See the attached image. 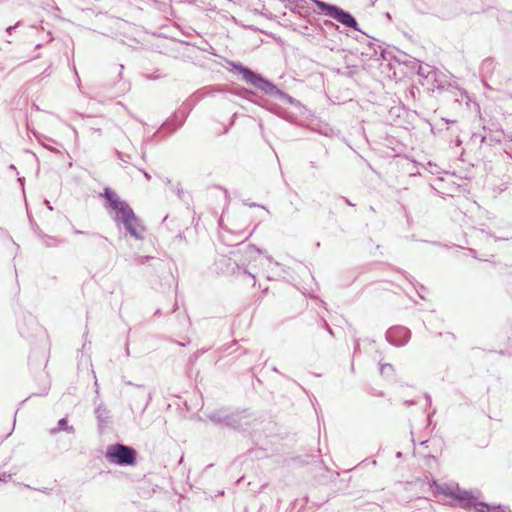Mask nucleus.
<instances>
[{"label": "nucleus", "instance_id": "a211bd4d", "mask_svg": "<svg viewBox=\"0 0 512 512\" xmlns=\"http://www.w3.org/2000/svg\"><path fill=\"white\" fill-rule=\"evenodd\" d=\"M16 26H17V24H16V25H14V26H9V27H7V28H6V32H7L8 34H11L12 30H14V29L16 28Z\"/></svg>", "mask_w": 512, "mask_h": 512}, {"label": "nucleus", "instance_id": "f03ea898", "mask_svg": "<svg viewBox=\"0 0 512 512\" xmlns=\"http://www.w3.org/2000/svg\"><path fill=\"white\" fill-rule=\"evenodd\" d=\"M234 69L242 74L243 79L252 84L257 89L263 91L264 93L275 96L284 101L287 97V93L277 88L272 82L267 79H264L261 75L256 74L252 70L247 67L242 66L241 64H235Z\"/></svg>", "mask_w": 512, "mask_h": 512}, {"label": "nucleus", "instance_id": "c756f323", "mask_svg": "<svg viewBox=\"0 0 512 512\" xmlns=\"http://www.w3.org/2000/svg\"><path fill=\"white\" fill-rule=\"evenodd\" d=\"M250 206H251V207H254V206H257V204H255V203H251V204H250Z\"/></svg>", "mask_w": 512, "mask_h": 512}, {"label": "nucleus", "instance_id": "1a4fd4ad", "mask_svg": "<svg viewBox=\"0 0 512 512\" xmlns=\"http://www.w3.org/2000/svg\"><path fill=\"white\" fill-rule=\"evenodd\" d=\"M210 421L215 424H225L226 426L236 428L237 422L233 415H224L222 412H212L207 415Z\"/></svg>", "mask_w": 512, "mask_h": 512}, {"label": "nucleus", "instance_id": "393cba45", "mask_svg": "<svg viewBox=\"0 0 512 512\" xmlns=\"http://www.w3.org/2000/svg\"><path fill=\"white\" fill-rule=\"evenodd\" d=\"M164 182H165L166 184H171V180H170L169 178H165V179H164Z\"/></svg>", "mask_w": 512, "mask_h": 512}, {"label": "nucleus", "instance_id": "4468645a", "mask_svg": "<svg viewBox=\"0 0 512 512\" xmlns=\"http://www.w3.org/2000/svg\"><path fill=\"white\" fill-rule=\"evenodd\" d=\"M172 190L176 193V195L182 199L183 198V195H184V192L182 190V188L180 187V183H177L176 185H174L172 187Z\"/></svg>", "mask_w": 512, "mask_h": 512}, {"label": "nucleus", "instance_id": "a878e982", "mask_svg": "<svg viewBox=\"0 0 512 512\" xmlns=\"http://www.w3.org/2000/svg\"><path fill=\"white\" fill-rule=\"evenodd\" d=\"M488 64H491V61L490 60H485L484 61V65H488Z\"/></svg>", "mask_w": 512, "mask_h": 512}, {"label": "nucleus", "instance_id": "4be33fe9", "mask_svg": "<svg viewBox=\"0 0 512 512\" xmlns=\"http://www.w3.org/2000/svg\"><path fill=\"white\" fill-rule=\"evenodd\" d=\"M143 174H144V176H145V178H146L147 180H150V179H151V176H150V174H149V173H147V172H145V171H144V172H143Z\"/></svg>", "mask_w": 512, "mask_h": 512}, {"label": "nucleus", "instance_id": "9b49d317", "mask_svg": "<svg viewBox=\"0 0 512 512\" xmlns=\"http://www.w3.org/2000/svg\"><path fill=\"white\" fill-rule=\"evenodd\" d=\"M59 431H66L69 434H73L75 432V428L73 426L67 425V419L66 418H61L58 421L57 427L52 428L50 430V434L54 435V434L58 433Z\"/></svg>", "mask_w": 512, "mask_h": 512}, {"label": "nucleus", "instance_id": "412c9836", "mask_svg": "<svg viewBox=\"0 0 512 512\" xmlns=\"http://www.w3.org/2000/svg\"><path fill=\"white\" fill-rule=\"evenodd\" d=\"M244 272L251 277V279L253 280V284H255V275L247 272L246 270H244Z\"/></svg>", "mask_w": 512, "mask_h": 512}, {"label": "nucleus", "instance_id": "ddd939ff", "mask_svg": "<svg viewBox=\"0 0 512 512\" xmlns=\"http://www.w3.org/2000/svg\"><path fill=\"white\" fill-rule=\"evenodd\" d=\"M262 251L258 248H256L254 245H248L246 254L249 255L251 258L256 259L254 256L255 254L260 255Z\"/></svg>", "mask_w": 512, "mask_h": 512}, {"label": "nucleus", "instance_id": "0eeeda50", "mask_svg": "<svg viewBox=\"0 0 512 512\" xmlns=\"http://www.w3.org/2000/svg\"><path fill=\"white\" fill-rule=\"evenodd\" d=\"M410 330L404 326H394L387 330L386 339L395 346H404L410 339Z\"/></svg>", "mask_w": 512, "mask_h": 512}, {"label": "nucleus", "instance_id": "6e6552de", "mask_svg": "<svg viewBox=\"0 0 512 512\" xmlns=\"http://www.w3.org/2000/svg\"><path fill=\"white\" fill-rule=\"evenodd\" d=\"M123 226L126 231L135 239L142 240L144 238L143 234L145 227L142 225L141 221L136 215L128 219L127 222H124Z\"/></svg>", "mask_w": 512, "mask_h": 512}, {"label": "nucleus", "instance_id": "7ed1b4c3", "mask_svg": "<svg viewBox=\"0 0 512 512\" xmlns=\"http://www.w3.org/2000/svg\"><path fill=\"white\" fill-rule=\"evenodd\" d=\"M234 69L242 74L243 79L252 84L257 89L263 91L264 93L275 96L284 101L287 97V93L277 88L272 82L267 79H264L261 75L256 74L252 70L247 67L242 66L241 64H235Z\"/></svg>", "mask_w": 512, "mask_h": 512}, {"label": "nucleus", "instance_id": "f257e3e1", "mask_svg": "<svg viewBox=\"0 0 512 512\" xmlns=\"http://www.w3.org/2000/svg\"><path fill=\"white\" fill-rule=\"evenodd\" d=\"M437 491L445 496L454 497L460 501L464 509L474 508L476 512H506V508L498 505L492 506L484 502H477V497L472 491L461 489L458 484H438L434 482Z\"/></svg>", "mask_w": 512, "mask_h": 512}, {"label": "nucleus", "instance_id": "f8f14e48", "mask_svg": "<svg viewBox=\"0 0 512 512\" xmlns=\"http://www.w3.org/2000/svg\"><path fill=\"white\" fill-rule=\"evenodd\" d=\"M380 372L382 375H384L386 377H390L394 373V367L389 363L381 364Z\"/></svg>", "mask_w": 512, "mask_h": 512}, {"label": "nucleus", "instance_id": "cd10ccee", "mask_svg": "<svg viewBox=\"0 0 512 512\" xmlns=\"http://www.w3.org/2000/svg\"><path fill=\"white\" fill-rule=\"evenodd\" d=\"M345 202H346L348 205H353V204L351 203V201H349L348 199H345Z\"/></svg>", "mask_w": 512, "mask_h": 512}, {"label": "nucleus", "instance_id": "5701e85b", "mask_svg": "<svg viewBox=\"0 0 512 512\" xmlns=\"http://www.w3.org/2000/svg\"><path fill=\"white\" fill-rule=\"evenodd\" d=\"M425 398H426V401H427L428 403H431V397H430V395L426 394V395H425Z\"/></svg>", "mask_w": 512, "mask_h": 512}, {"label": "nucleus", "instance_id": "bb28decb", "mask_svg": "<svg viewBox=\"0 0 512 512\" xmlns=\"http://www.w3.org/2000/svg\"><path fill=\"white\" fill-rule=\"evenodd\" d=\"M100 238L103 240V241H108V238L105 237V236H100Z\"/></svg>", "mask_w": 512, "mask_h": 512}, {"label": "nucleus", "instance_id": "20e7f679", "mask_svg": "<svg viewBox=\"0 0 512 512\" xmlns=\"http://www.w3.org/2000/svg\"><path fill=\"white\" fill-rule=\"evenodd\" d=\"M136 450L130 446L116 443L106 449L105 458L110 464L132 466L136 463Z\"/></svg>", "mask_w": 512, "mask_h": 512}, {"label": "nucleus", "instance_id": "aec40b11", "mask_svg": "<svg viewBox=\"0 0 512 512\" xmlns=\"http://www.w3.org/2000/svg\"><path fill=\"white\" fill-rule=\"evenodd\" d=\"M150 400H151V395H150V394H148V395H147V401H146V403H145V405H144L143 410H145V408L148 406V404H149Z\"/></svg>", "mask_w": 512, "mask_h": 512}, {"label": "nucleus", "instance_id": "f3484780", "mask_svg": "<svg viewBox=\"0 0 512 512\" xmlns=\"http://www.w3.org/2000/svg\"><path fill=\"white\" fill-rule=\"evenodd\" d=\"M8 478H10V475L6 473L0 475V481H6Z\"/></svg>", "mask_w": 512, "mask_h": 512}, {"label": "nucleus", "instance_id": "dca6fc26", "mask_svg": "<svg viewBox=\"0 0 512 512\" xmlns=\"http://www.w3.org/2000/svg\"><path fill=\"white\" fill-rule=\"evenodd\" d=\"M284 101L289 103V104L296 103V100L292 96H290L289 94H287V97L284 99Z\"/></svg>", "mask_w": 512, "mask_h": 512}, {"label": "nucleus", "instance_id": "b1692460", "mask_svg": "<svg viewBox=\"0 0 512 512\" xmlns=\"http://www.w3.org/2000/svg\"><path fill=\"white\" fill-rule=\"evenodd\" d=\"M404 404H405V405H407V406H409V405H413V404H414V402H413V401H405V403H404Z\"/></svg>", "mask_w": 512, "mask_h": 512}, {"label": "nucleus", "instance_id": "39448f33", "mask_svg": "<svg viewBox=\"0 0 512 512\" xmlns=\"http://www.w3.org/2000/svg\"><path fill=\"white\" fill-rule=\"evenodd\" d=\"M104 197L109 203V207L115 212L114 220L119 224L127 222L128 219L132 218L135 213L129 204L122 200L113 190L110 188L104 189Z\"/></svg>", "mask_w": 512, "mask_h": 512}, {"label": "nucleus", "instance_id": "423d86ee", "mask_svg": "<svg viewBox=\"0 0 512 512\" xmlns=\"http://www.w3.org/2000/svg\"><path fill=\"white\" fill-rule=\"evenodd\" d=\"M313 1L326 16H329L346 27L359 31L356 19L349 12L344 11L336 5L328 4L320 0Z\"/></svg>", "mask_w": 512, "mask_h": 512}, {"label": "nucleus", "instance_id": "7c9ffc66", "mask_svg": "<svg viewBox=\"0 0 512 512\" xmlns=\"http://www.w3.org/2000/svg\"><path fill=\"white\" fill-rule=\"evenodd\" d=\"M473 495L475 496V494H474V493H473ZM478 495H480V492H477V495H476V497H477V498H478Z\"/></svg>", "mask_w": 512, "mask_h": 512}, {"label": "nucleus", "instance_id": "2eb2a0df", "mask_svg": "<svg viewBox=\"0 0 512 512\" xmlns=\"http://www.w3.org/2000/svg\"><path fill=\"white\" fill-rule=\"evenodd\" d=\"M266 261L269 263V264H272L274 266H280V264L276 261L273 260V258L271 256H266Z\"/></svg>", "mask_w": 512, "mask_h": 512}, {"label": "nucleus", "instance_id": "6ab92c4d", "mask_svg": "<svg viewBox=\"0 0 512 512\" xmlns=\"http://www.w3.org/2000/svg\"><path fill=\"white\" fill-rule=\"evenodd\" d=\"M73 233H74V234H76V235L86 234V232L81 231V230H78V229H74V230H73Z\"/></svg>", "mask_w": 512, "mask_h": 512}, {"label": "nucleus", "instance_id": "9d476101", "mask_svg": "<svg viewBox=\"0 0 512 512\" xmlns=\"http://www.w3.org/2000/svg\"><path fill=\"white\" fill-rule=\"evenodd\" d=\"M95 415L100 424H106L110 418V411L103 404H100L95 409Z\"/></svg>", "mask_w": 512, "mask_h": 512}, {"label": "nucleus", "instance_id": "c85d7f7f", "mask_svg": "<svg viewBox=\"0 0 512 512\" xmlns=\"http://www.w3.org/2000/svg\"><path fill=\"white\" fill-rule=\"evenodd\" d=\"M126 354L129 355V347L126 346Z\"/></svg>", "mask_w": 512, "mask_h": 512}]
</instances>
